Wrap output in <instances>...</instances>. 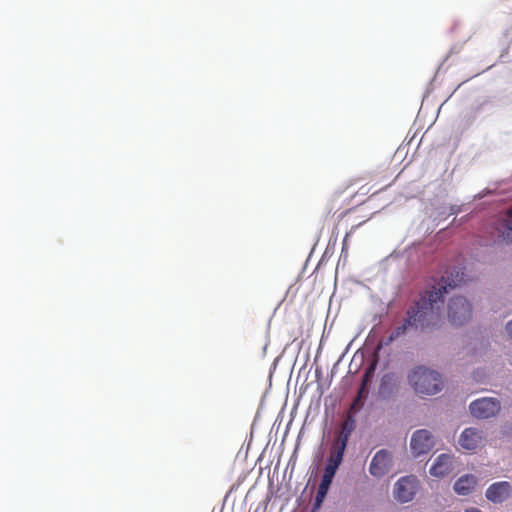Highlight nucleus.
<instances>
[{
	"label": "nucleus",
	"instance_id": "obj_1",
	"mask_svg": "<svg viewBox=\"0 0 512 512\" xmlns=\"http://www.w3.org/2000/svg\"><path fill=\"white\" fill-rule=\"evenodd\" d=\"M455 286V281L444 280L438 288L425 292L416 303L415 307L408 311L406 322L398 326L391 333L388 342L404 334L409 326L424 329L436 325L442 316L443 295L447 292L448 287L453 288Z\"/></svg>",
	"mask_w": 512,
	"mask_h": 512
},
{
	"label": "nucleus",
	"instance_id": "obj_2",
	"mask_svg": "<svg viewBox=\"0 0 512 512\" xmlns=\"http://www.w3.org/2000/svg\"><path fill=\"white\" fill-rule=\"evenodd\" d=\"M408 383L415 393L421 396L435 395L443 388L440 373L424 366H418L410 371Z\"/></svg>",
	"mask_w": 512,
	"mask_h": 512
},
{
	"label": "nucleus",
	"instance_id": "obj_3",
	"mask_svg": "<svg viewBox=\"0 0 512 512\" xmlns=\"http://www.w3.org/2000/svg\"><path fill=\"white\" fill-rule=\"evenodd\" d=\"M501 410V402L496 397H482L472 401L469 405L471 415L477 419L495 417Z\"/></svg>",
	"mask_w": 512,
	"mask_h": 512
},
{
	"label": "nucleus",
	"instance_id": "obj_4",
	"mask_svg": "<svg viewBox=\"0 0 512 512\" xmlns=\"http://www.w3.org/2000/svg\"><path fill=\"white\" fill-rule=\"evenodd\" d=\"M472 316L470 302L463 296H455L448 303V317L451 323L460 326L466 323Z\"/></svg>",
	"mask_w": 512,
	"mask_h": 512
},
{
	"label": "nucleus",
	"instance_id": "obj_5",
	"mask_svg": "<svg viewBox=\"0 0 512 512\" xmlns=\"http://www.w3.org/2000/svg\"><path fill=\"white\" fill-rule=\"evenodd\" d=\"M486 432L478 427L465 428L458 437V446L465 451H475L486 443Z\"/></svg>",
	"mask_w": 512,
	"mask_h": 512
},
{
	"label": "nucleus",
	"instance_id": "obj_6",
	"mask_svg": "<svg viewBox=\"0 0 512 512\" xmlns=\"http://www.w3.org/2000/svg\"><path fill=\"white\" fill-rule=\"evenodd\" d=\"M418 491V480L415 476L399 478L393 487V497L400 503H407L414 499Z\"/></svg>",
	"mask_w": 512,
	"mask_h": 512
},
{
	"label": "nucleus",
	"instance_id": "obj_7",
	"mask_svg": "<svg viewBox=\"0 0 512 512\" xmlns=\"http://www.w3.org/2000/svg\"><path fill=\"white\" fill-rule=\"evenodd\" d=\"M393 468V454L387 449L377 451L371 459L369 473L375 478H382Z\"/></svg>",
	"mask_w": 512,
	"mask_h": 512
},
{
	"label": "nucleus",
	"instance_id": "obj_8",
	"mask_svg": "<svg viewBox=\"0 0 512 512\" xmlns=\"http://www.w3.org/2000/svg\"><path fill=\"white\" fill-rule=\"evenodd\" d=\"M435 446L433 434L426 429H420L412 434L410 448L415 456L428 453Z\"/></svg>",
	"mask_w": 512,
	"mask_h": 512
},
{
	"label": "nucleus",
	"instance_id": "obj_9",
	"mask_svg": "<svg viewBox=\"0 0 512 512\" xmlns=\"http://www.w3.org/2000/svg\"><path fill=\"white\" fill-rule=\"evenodd\" d=\"M456 468V458L453 454L442 453L435 457L429 473L434 477H445L454 472Z\"/></svg>",
	"mask_w": 512,
	"mask_h": 512
},
{
	"label": "nucleus",
	"instance_id": "obj_10",
	"mask_svg": "<svg viewBox=\"0 0 512 512\" xmlns=\"http://www.w3.org/2000/svg\"><path fill=\"white\" fill-rule=\"evenodd\" d=\"M512 494V486L507 481H499L491 484L486 492V498L495 504H500L506 501Z\"/></svg>",
	"mask_w": 512,
	"mask_h": 512
},
{
	"label": "nucleus",
	"instance_id": "obj_11",
	"mask_svg": "<svg viewBox=\"0 0 512 512\" xmlns=\"http://www.w3.org/2000/svg\"><path fill=\"white\" fill-rule=\"evenodd\" d=\"M348 435L341 434L333 442L328 462L340 466L343 461L344 452L347 446Z\"/></svg>",
	"mask_w": 512,
	"mask_h": 512
},
{
	"label": "nucleus",
	"instance_id": "obj_12",
	"mask_svg": "<svg viewBox=\"0 0 512 512\" xmlns=\"http://www.w3.org/2000/svg\"><path fill=\"white\" fill-rule=\"evenodd\" d=\"M477 477L471 474L461 476L454 484V491L459 495L470 494L477 485Z\"/></svg>",
	"mask_w": 512,
	"mask_h": 512
},
{
	"label": "nucleus",
	"instance_id": "obj_13",
	"mask_svg": "<svg viewBox=\"0 0 512 512\" xmlns=\"http://www.w3.org/2000/svg\"><path fill=\"white\" fill-rule=\"evenodd\" d=\"M369 380H370V371H367L363 376L362 385L358 391L357 397L355 398V400L352 404V409H355V410L361 409V407L363 405V400L367 397V394H368L366 387H367Z\"/></svg>",
	"mask_w": 512,
	"mask_h": 512
},
{
	"label": "nucleus",
	"instance_id": "obj_14",
	"mask_svg": "<svg viewBox=\"0 0 512 512\" xmlns=\"http://www.w3.org/2000/svg\"><path fill=\"white\" fill-rule=\"evenodd\" d=\"M369 380H370V371H367L363 376L362 385L358 391L357 397L355 398V400L352 404V409H355V410L361 409V407L363 405V400L367 397V394H368L366 387H367Z\"/></svg>",
	"mask_w": 512,
	"mask_h": 512
},
{
	"label": "nucleus",
	"instance_id": "obj_15",
	"mask_svg": "<svg viewBox=\"0 0 512 512\" xmlns=\"http://www.w3.org/2000/svg\"><path fill=\"white\" fill-rule=\"evenodd\" d=\"M393 386H394V376L391 374H386L382 377L380 387H379V394L383 398H388L393 392Z\"/></svg>",
	"mask_w": 512,
	"mask_h": 512
},
{
	"label": "nucleus",
	"instance_id": "obj_16",
	"mask_svg": "<svg viewBox=\"0 0 512 512\" xmlns=\"http://www.w3.org/2000/svg\"><path fill=\"white\" fill-rule=\"evenodd\" d=\"M505 225V233H504V240L507 244L512 245V207L508 210L507 219L504 220Z\"/></svg>",
	"mask_w": 512,
	"mask_h": 512
},
{
	"label": "nucleus",
	"instance_id": "obj_17",
	"mask_svg": "<svg viewBox=\"0 0 512 512\" xmlns=\"http://www.w3.org/2000/svg\"><path fill=\"white\" fill-rule=\"evenodd\" d=\"M334 475L324 472L319 487L329 490V487L333 481Z\"/></svg>",
	"mask_w": 512,
	"mask_h": 512
},
{
	"label": "nucleus",
	"instance_id": "obj_18",
	"mask_svg": "<svg viewBox=\"0 0 512 512\" xmlns=\"http://www.w3.org/2000/svg\"><path fill=\"white\" fill-rule=\"evenodd\" d=\"M327 492H328V489H325V488H322V487L318 488V491H317V494H316V498H315V504H316L317 507H319L322 504L324 498L327 495Z\"/></svg>",
	"mask_w": 512,
	"mask_h": 512
},
{
	"label": "nucleus",
	"instance_id": "obj_19",
	"mask_svg": "<svg viewBox=\"0 0 512 512\" xmlns=\"http://www.w3.org/2000/svg\"><path fill=\"white\" fill-rule=\"evenodd\" d=\"M338 468H339V466H338V465H336V464H332V463H330V462H328V461H327V464H326V466H325L324 472L329 473V474H332V475H334V476H335L336 471H337V469H338Z\"/></svg>",
	"mask_w": 512,
	"mask_h": 512
},
{
	"label": "nucleus",
	"instance_id": "obj_20",
	"mask_svg": "<svg viewBox=\"0 0 512 512\" xmlns=\"http://www.w3.org/2000/svg\"><path fill=\"white\" fill-rule=\"evenodd\" d=\"M506 332L507 334L509 335V337L512 339V320L509 321L507 324H506Z\"/></svg>",
	"mask_w": 512,
	"mask_h": 512
},
{
	"label": "nucleus",
	"instance_id": "obj_21",
	"mask_svg": "<svg viewBox=\"0 0 512 512\" xmlns=\"http://www.w3.org/2000/svg\"><path fill=\"white\" fill-rule=\"evenodd\" d=\"M465 512H482L480 509L471 507L465 510Z\"/></svg>",
	"mask_w": 512,
	"mask_h": 512
},
{
	"label": "nucleus",
	"instance_id": "obj_22",
	"mask_svg": "<svg viewBox=\"0 0 512 512\" xmlns=\"http://www.w3.org/2000/svg\"><path fill=\"white\" fill-rule=\"evenodd\" d=\"M450 210H451L450 214H455L456 213V210L454 209V207H451Z\"/></svg>",
	"mask_w": 512,
	"mask_h": 512
}]
</instances>
